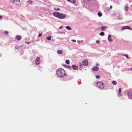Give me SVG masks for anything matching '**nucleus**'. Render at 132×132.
Instances as JSON below:
<instances>
[{"mask_svg":"<svg viewBox=\"0 0 132 132\" xmlns=\"http://www.w3.org/2000/svg\"><path fill=\"white\" fill-rule=\"evenodd\" d=\"M56 74L59 77H62L65 75V71L62 68H60L56 71Z\"/></svg>","mask_w":132,"mask_h":132,"instance_id":"f257e3e1","label":"nucleus"},{"mask_svg":"<svg viewBox=\"0 0 132 132\" xmlns=\"http://www.w3.org/2000/svg\"><path fill=\"white\" fill-rule=\"evenodd\" d=\"M53 14L55 16L57 17L59 19H64L65 17V14L58 12H54L53 13Z\"/></svg>","mask_w":132,"mask_h":132,"instance_id":"f03ea898","label":"nucleus"},{"mask_svg":"<svg viewBox=\"0 0 132 132\" xmlns=\"http://www.w3.org/2000/svg\"><path fill=\"white\" fill-rule=\"evenodd\" d=\"M97 87L99 88L103 89L104 88V84L101 81H98L96 82Z\"/></svg>","mask_w":132,"mask_h":132,"instance_id":"7ed1b4c3","label":"nucleus"},{"mask_svg":"<svg viewBox=\"0 0 132 132\" xmlns=\"http://www.w3.org/2000/svg\"><path fill=\"white\" fill-rule=\"evenodd\" d=\"M82 64L83 65L81 64V65H80V66H81V65H85V66H88V61L87 60H85L82 61Z\"/></svg>","mask_w":132,"mask_h":132,"instance_id":"20e7f679","label":"nucleus"},{"mask_svg":"<svg viewBox=\"0 0 132 132\" xmlns=\"http://www.w3.org/2000/svg\"><path fill=\"white\" fill-rule=\"evenodd\" d=\"M40 57H38L36 58V65H38L40 63Z\"/></svg>","mask_w":132,"mask_h":132,"instance_id":"39448f33","label":"nucleus"},{"mask_svg":"<svg viewBox=\"0 0 132 132\" xmlns=\"http://www.w3.org/2000/svg\"><path fill=\"white\" fill-rule=\"evenodd\" d=\"M127 29L130 30L131 29L130 28V27L128 26H125L121 28V30H123L124 29Z\"/></svg>","mask_w":132,"mask_h":132,"instance_id":"423d86ee","label":"nucleus"},{"mask_svg":"<svg viewBox=\"0 0 132 132\" xmlns=\"http://www.w3.org/2000/svg\"><path fill=\"white\" fill-rule=\"evenodd\" d=\"M127 93L128 95L131 98H132V91L129 92H128Z\"/></svg>","mask_w":132,"mask_h":132,"instance_id":"0eeeda50","label":"nucleus"},{"mask_svg":"<svg viewBox=\"0 0 132 132\" xmlns=\"http://www.w3.org/2000/svg\"><path fill=\"white\" fill-rule=\"evenodd\" d=\"M98 69L99 67L97 66L94 67L93 68V70L97 71L98 70Z\"/></svg>","mask_w":132,"mask_h":132,"instance_id":"6e6552de","label":"nucleus"},{"mask_svg":"<svg viewBox=\"0 0 132 132\" xmlns=\"http://www.w3.org/2000/svg\"><path fill=\"white\" fill-rule=\"evenodd\" d=\"M72 67L73 69L75 70L77 69L78 68V66L74 65H72Z\"/></svg>","mask_w":132,"mask_h":132,"instance_id":"1a4fd4ad","label":"nucleus"},{"mask_svg":"<svg viewBox=\"0 0 132 132\" xmlns=\"http://www.w3.org/2000/svg\"><path fill=\"white\" fill-rule=\"evenodd\" d=\"M16 39L17 40H19L21 38V37L20 36H17L16 37Z\"/></svg>","mask_w":132,"mask_h":132,"instance_id":"9d476101","label":"nucleus"},{"mask_svg":"<svg viewBox=\"0 0 132 132\" xmlns=\"http://www.w3.org/2000/svg\"><path fill=\"white\" fill-rule=\"evenodd\" d=\"M108 40L110 41H112V39L111 37V36L110 35H108Z\"/></svg>","mask_w":132,"mask_h":132,"instance_id":"9b49d317","label":"nucleus"},{"mask_svg":"<svg viewBox=\"0 0 132 132\" xmlns=\"http://www.w3.org/2000/svg\"><path fill=\"white\" fill-rule=\"evenodd\" d=\"M57 52L59 54H62L63 53V51L58 50L57 51Z\"/></svg>","mask_w":132,"mask_h":132,"instance_id":"f8f14e48","label":"nucleus"},{"mask_svg":"<svg viewBox=\"0 0 132 132\" xmlns=\"http://www.w3.org/2000/svg\"><path fill=\"white\" fill-rule=\"evenodd\" d=\"M106 29V27H105L103 26V27H101V29H102V30L103 31L105 30Z\"/></svg>","mask_w":132,"mask_h":132,"instance_id":"ddd939ff","label":"nucleus"},{"mask_svg":"<svg viewBox=\"0 0 132 132\" xmlns=\"http://www.w3.org/2000/svg\"><path fill=\"white\" fill-rule=\"evenodd\" d=\"M51 36H49L46 37V39L48 40H50L51 39Z\"/></svg>","mask_w":132,"mask_h":132,"instance_id":"4468645a","label":"nucleus"},{"mask_svg":"<svg viewBox=\"0 0 132 132\" xmlns=\"http://www.w3.org/2000/svg\"><path fill=\"white\" fill-rule=\"evenodd\" d=\"M128 9V6H126L125 7V11H127Z\"/></svg>","mask_w":132,"mask_h":132,"instance_id":"2eb2a0df","label":"nucleus"},{"mask_svg":"<svg viewBox=\"0 0 132 132\" xmlns=\"http://www.w3.org/2000/svg\"><path fill=\"white\" fill-rule=\"evenodd\" d=\"M112 83L114 85H116L117 84V82L115 81H113Z\"/></svg>","mask_w":132,"mask_h":132,"instance_id":"dca6fc26","label":"nucleus"},{"mask_svg":"<svg viewBox=\"0 0 132 132\" xmlns=\"http://www.w3.org/2000/svg\"><path fill=\"white\" fill-rule=\"evenodd\" d=\"M97 14L100 17L102 16V14L100 12H98Z\"/></svg>","mask_w":132,"mask_h":132,"instance_id":"f3484780","label":"nucleus"},{"mask_svg":"<svg viewBox=\"0 0 132 132\" xmlns=\"http://www.w3.org/2000/svg\"><path fill=\"white\" fill-rule=\"evenodd\" d=\"M66 28L67 29L69 30H70L71 29V28L69 26H67L66 27Z\"/></svg>","mask_w":132,"mask_h":132,"instance_id":"a211bd4d","label":"nucleus"},{"mask_svg":"<svg viewBox=\"0 0 132 132\" xmlns=\"http://www.w3.org/2000/svg\"><path fill=\"white\" fill-rule=\"evenodd\" d=\"M104 32H101L100 34V35L102 36H103L104 35Z\"/></svg>","mask_w":132,"mask_h":132,"instance_id":"6ab92c4d","label":"nucleus"},{"mask_svg":"<svg viewBox=\"0 0 132 132\" xmlns=\"http://www.w3.org/2000/svg\"><path fill=\"white\" fill-rule=\"evenodd\" d=\"M65 63L66 64H69V60H66L65 61Z\"/></svg>","mask_w":132,"mask_h":132,"instance_id":"aec40b11","label":"nucleus"},{"mask_svg":"<svg viewBox=\"0 0 132 132\" xmlns=\"http://www.w3.org/2000/svg\"><path fill=\"white\" fill-rule=\"evenodd\" d=\"M54 9L55 11H59L60 10V9L59 8H54Z\"/></svg>","mask_w":132,"mask_h":132,"instance_id":"412c9836","label":"nucleus"},{"mask_svg":"<svg viewBox=\"0 0 132 132\" xmlns=\"http://www.w3.org/2000/svg\"><path fill=\"white\" fill-rule=\"evenodd\" d=\"M4 33L6 35H8V32L7 31H4Z\"/></svg>","mask_w":132,"mask_h":132,"instance_id":"4be33fe9","label":"nucleus"},{"mask_svg":"<svg viewBox=\"0 0 132 132\" xmlns=\"http://www.w3.org/2000/svg\"><path fill=\"white\" fill-rule=\"evenodd\" d=\"M28 2L29 3H32V1H31L30 0L28 1Z\"/></svg>","mask_w":132,"mask_h":132,"instance_id":"5701e85b","label":"nucleus"},{"mask_svg":"<svg viewBox=\"0 0 132 132\" xmlns=\"http://www.w3.org/2000/svg\"><path fill=\"white\" fill-rule=\"evenodd\" d=\"M96 78L97 79H99L100 78V77L98 75H97L96 76Z\"/></svg>","mask_w":132,"mask_h":132,"instance_id":"b1692460","label":"nucleus"},{"mask_svg":"<svg viewBox=\"0 0 132 132\" xmlns=\"http://www.w3.org/2000/svg\"><path fill=\"white\" fill-rule=\"evenodd\" d=\"M42 33H40V34H38V37H41L42 36Z\"/></svg>","mask_w":132,"mask_h":132,"instance_id":"393cba45","label":"nucleus"},{"mask_svg":"<svg viewBox=\"0 0 132 132\" xmlns=\"http://www.w3.org/2000/svg\"><path fill=\"white\" fill-rule=\"evenodd\" d=\"M100 41L98 40H97L96 41V43L97 44H99L100 43Z\"/></svg>","mask_w":132,"mask_h":132,"instance_id":"a878e982","label":"nucleus"},{"mask_svg":"<svg viewBox=\"0 0 132 132\" xmlns=\"http://www.w3.org/2000/svg\"><path fill=\"white\" fill-rule=\"evenodd\" d=\"M121 88H120L119 89V93H120L121 92Z\"/></svg>","mask_w":132,"mask_h":132,"instance_id":"bb28decb","label":"nucleus"},{"mask_svg":"<svg viewBox=\"0 0 132 132\" xmlns=\"http://www.w3.org/2000/svg\"><path fill=\"white\" fill-rule=\"evenodd\" d=\"M76 2V0H73V4H75Z\"/></svg>","mask_w":132,"mask_h":132,"instance_id":"cd10ccee","label":"nucleus"},{"mask_svg":"<svg viewBox=\"0 0 132 132\" xmlns=\"http://www.w3.org/2000/svg\"><path fill=\"white\" fill-rule=\"evenodd\" d=\"M124 56H125V57H127V58L128 57V56L127 55L125 54L124 55Z\"/></svg>","mask_w":132,"mask_h":132,"instance_id":"c85d7f7f","label":"nucleus"},{"mask_svg":"<svg viewBox=\"0 0 132 132\" xmlns=\"http://www.w3.org/2000/svg\"><path fill=\"white\" fill-rule=\"evenodd\" d=\"M10 1L11 2H12L13 3V2H14L15 0H10Z\"/></svg>","mask_w":132,"mask_h":132,"instance_id":"c756f323","label":"nucleus"},{"mask_svg":"<svg viewBox=\"0 0 132 132\" xmlns=\"http://www.w3.org/2000/svg\"><path fill=\"white\" fill-rule=\"evenodd\" d=\"M26 43L27 44H29L30 43V42H26Z\"/></svg>","mask_w":132,"mask_h":132,"instance_id":"7c9ffc66","label":"nucleus"},{"mask_svg":"<svg viewBox=\"0 0 132 132\" xmlns=\"http://www.w3.org/2000/svg\"><path fill=\"white\" fill-rule=\"evenodd\" d=\"M19 48V47L18 46H16V47H15V48H16V49H18Z\"/></svg>","mask_w":132,"mask_h":132,"instance_id":"2f4dec72","label":"nucleus"},{"mask_svg":"<svg viewBox=\"0 0 132 132\" xmlns=\"http://www.w3.org/2000/svg\"><path fill=\"white\" fill-rule=\"evenodd\" d=\"M72 41L73 42H76V41L75 40H72Z\"/></svg>","mask_w":132,"mask_h":132,"instance_id":"473e14b6","label":"nucleus"},{"mask_svg":"<svg viewBox=\"0 0 132 132\" xmlns=\"http://www.w3.org/2000/svg\"><path fill=\"white\" fill-rule=\"evenodd\" d=\"M112 6H110V9H111L112 8Z\"/></svg>","mask_w":132,"mask_h":132,"instance_id":"72a5a7b5","label":"nucleus"},{"mask_svg":"<svg viewBox=\"0 0 132 132\" xmlns=\"http://www.w3.org/2000/svg\"><path fill=\"white\" fill-rule=\"evenodd\" d=\"M2 16H1V15H0V19H2Z\"/></svg>","mask_w":132,"mask_h":132,"instance_id":"f704fd0d","label":"nucleus"},{"mask_svg":"<svg viewBox=\"0 0 132 132\" xmlns=\"http://www.w3.org/2000/svg\"><path fill=\"white\" fill-rule=\"evenodd\" d=\"M67 0V1H68L70 2H71V1H70V0Z\"/></svg>","mask_w":132,"mask_h":132,"instance_id":"c9c22d12","label":"nucleus"},{"mask_svg":"<svg viewBox=\"0 0 132 132\" xmlns=\"http://www.w3.org/2000/svg\"><path fill=\"white\" fill-rule=\"evenodd\" d=\"M16 1L19 2L20 0H16Z\"/></svg>","mask_w":132,"mask_h":132,"instance_id":"e433bc0d","label":"nucleus"},{"mask_svg":"<svg viewBox=\"0 0 132 132\" xmlns=\"http://www.w3.org/2000/svg\"><path fill=\"white\" fill-rule=\"evenodd\" d=\"M129 70H132V67L129 69Z\"/></svg>","mask_w":132,"mask_h":132,"instance_id":"4c0bfd02","label":"nucleus"},{"mask_svg":"<svg viewBox=\"0 0 132 132\" xmlns=\"http://www.w3.org/2000/svg\"><path fill=\"white\" fill-rule=\"evenodd\" d=\"M118 96H121V95H120V94H118Z\"/></svg>","mask_w":132,"mask_h":132,"instance_id":"58836bf2","label":"nucleus"},{"mask_svg":"<svg viewBox=\"0 0 132 132\" xmlns=\"http://www.w3.org/2000/svg\"><path fill=\"white\" fill-rule=\"evenodd\" d=\"M59 28H61V27H60Z\"/></svg>","mask_w":132,"mask_h":132,"instance_id":"ea45409f","label":"nucleus"},{"mask_svg":"<svg viewBox=\"0 0 132 132\" xmlns=\"http://www.w3.org/2000/svg\"><path fill=\"white\" fill-rule=\"evenodd\" d=\"M88 0V1H90L91 0Z\"/></svg>","mask_w":132,"mask_h":132,"instance_id":"a19ab883","label":"nucleus"}]
</instances>
